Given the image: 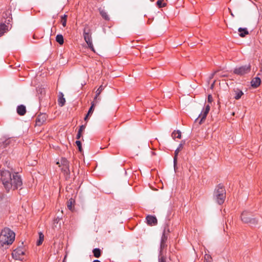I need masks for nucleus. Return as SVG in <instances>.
<instances>
[{"label": "nucleus", "mask_w": 262, "mask_h": 262, "mask_svg": "<svg viewBox=\"0 0 262 262\" xmlns=\"http://www.w3.org/2000/svg\"><path fill=\"white\" fill-rule=\"evenodd\" d=\"M1 175V180L7 191H9L10 189H18L23 184L21 177L18 173H11L7 170H2Z\"/></svg>", "instance_id": "obj_1"}, {"label": "nucleus", "mask_w": 262, "mask_h": 262, "mask_svg": "<svg viewBox=\"0 0 262 262\" xmlns=\"http://www.w3.org/2000/svg\"><path fill=\"white\" fill-rule=\"evenodd\" d=\"M15 233L9 228H5L1 231L0 235V245H11L15 239Z\"/></svg>", "instance_id": "obj_2"}, {"label": "nucleus", "mask_w": 262, "mask_h": 262, "mask_svg": "<svg viewBox=\"0 0 262 262\" xmlns=\"http://www.w3.org/2000/svg\"><path fill=\"white\" fill-rule=\"evenodd\" d=\"M226 192L223 185H218L214 192V199L219 204L221 205L224 202Z\"/></svg>", "instance_id": "obj_3"}, {"label": "nucleus", "mask_w": 262, "mask_h": 262, "mask_svg": "<svg viewBox=\"0 0 262 262\" xmlns=\"http://www.w3.org/2000/svg\"><path fill=\"white\" fill-rule=\"evenodd\" d=\"M241 218L243 223L250 226H254L257 224V220L256 218L251 217L248 211H244L241 214Z\"/></svg>", "instance_id": "obj_4"}, {"label": "nucleus", "mask_w": 262, "mask_h": 262, "mask_svg": "<svg viewBox=\"0 0 262 262\" xmlns=\"http://www.w3.org/2000/svg\"><path fill=\"white\" fill-rule=\"evenodd\" d=\"M24 254L25 250L24 248L19 247L12 252V256L16 260H22L24 259Z\"/></svg>", "instance_id": "obj_5"}, {"label": "nucleus", "mask_w": 262, "mask_h": 262, "mask_svg": "<svg viewBox=\"0 0 262 262\" xmlns=\"http://www.w3.org/2000/svg\"><path fill=\"white\" fill-rule=\"evenodd\" d=\"M250 71V64L243 66L239 67H236L234 70V73L239 75H243L249 73Z\"/></svg>", "instance_id": "obj_6"}, {"label": "nucleus", "mask_w": 262, "mask_h": 262, "mask_svg": "<svg viewBox=\"0 0 262 262\" xmlns=\"http://www.w3.org/2000/svg\"><path fill=\"white\" fill-rule=\"evenodd\" d=\"M83 37H84V40L88 44V47L92 51H94V47H93V43H92L91 35L90 34L89 32H86V30L85 29L83 30Z\"/></svg>", "instance_id": "obj_7"}, {"label": "nucleus", "mask_w": 262, "mask_h": 262, "mask_svg": "<svg viewBox=\"0 0 262 262\" xmlns=\"http://www.w3.org/2000/svg\"><path fill=\"white\" fill-rule=\"evenodd\" d=\"M209 110L210 106L209 104H207L206 105L205 108L203 109L201 114L199 115L198 118L196 119V120H198L199 118H200V121H199L200 124H201L203 120L206 118Z\"/></svg>", "instance_id": "obj_8"}, {"label": "nucleus", "mask_w": 262, "mask_h": 262, "mask_svg": "<svg viewBox=\"0 0 262 262\" xmlns=\"http://www.w3.org/2000/svg\"><path fill=\"white\" fill-rule=\"evenodd\" d=\"M169 232L168 226L167 224L164 225L162 236L161 239V242L166 243L168 238V233Z\"/></svg>", "instance_id": "obj_9"}, {"label": "nucleus", "mask_w": 262, "mask_h": 262, "mask_svg": "<svg viewBox=\"0 0 262 262\" xmlns=\"http://www.w3.org/2000/svg\"><path fill=\"white\" fill-rule=\"evenodd\" d=\"M46 115L45 114H40L38 116L36 120V124L40 126L46 120Z\"/></svg>", "instance_id": "obj_10"}, {"label": "nucleus", "mask_w": 262, "mask_h": 262, "mask_svg": "<svg viewBox=\"0 0 262 262\" xmlns=\"http://www.w3.org/2000/svg\"><path fill=\"white\" fill-rule=\"evenodd\" d=\"M147 224L150 225H155L157 223V220L154 216L148 215L146 217Z\"/></svg>", "instance_id": "obj_11"}, {"label": "nucleus", "mask_w": 262, "mask_h": 262, "mask_svg": "<svg viewBox=\"0 0 262 262\" xmlns=\"http://www.w3.org/2000/svg\"><path fill=\"white\" fill-rule=\"evenodd\" d=\"M183 147V144L180 143L178 146V147L174 151V157L173 158V165H174V168H175L176 166L177 165V157L179 154V151L181 150V149Z\"/></svg>", "instance_id": "obj_12"}, {"label": "nucleus", "mask_w": 262, "mask_h": 262, "mask_svg": "<svg viewBox=\"0 0 262 262\" xmlns=\"http://www.w3.org/2000/svg\"><path fill=\"white\" fill-rule=\"evenodd\" d=\"M260 78L259 77L257 76L252 80L251 82V85L252 87L257 88L260 85Z\"/></svg>", "instance_id": "obj_13"}, {"label": "nucleus", "mask_w": 262, "mask_h": 262, "mask_svg": "<svg viewBox=\"0 0 262 262\" xmlns=\"http://www.w3.org/2000/svg\"><path fill=\"white\" fill-rule=\"evenodd\" d=\"M17 113L20 116L24 115L26 113V107L24 105H18L17 107Z\"/></svg>", "instance_id": "obj_14"}, {"label": "nucleus", "mask_w": 262, "mask_h": 262, "mask_svg": "<svg viewBox=\"0 0 262 262\" xmlns=\"http://www.w3.org/2000/svg\"><path fill=\"white\" fill-rule=\"evenodd\" d=\"M58 103L59 105L61 106H62L64 105L66 102V100L63 97V94L62 93H59V96L58 98Z\"/></svg>", "instance_id": "obj_15"}, {"label": "nucleus", "mask_w": 262, "mask_h": 262, "mask_svg": "<svg viewBox=\"0 0 262 262\" xmlns=\"http://www.w3.org/2000/svg\"><path fill=\"white\" fill-rule=\"evenodd\" d=\"M238 30L239 32V36L241 37H244L248 34V31L246 28H239Z\"/></svg>", "instance_id": "obj_16"}, {"label": "nucleus", "mask_w": 262, "mask_h": 262, "mask_svg": "<svg viewBox=\"0 0 262 262\" xmlns=\"http://www.w3.org/2000/svg\"><path fill=\"white\" fill-rule=\"evenodd\" d=\"M99 11L101 16L104 19L107 20L110 19V17L108 16V15L107 14V13L104 10L100 9Z\"/></svg>", "instance_id": "obj_17"}, {"label": "nucleus", "mask_w": 262, "mask_h": 262, "mask_svg": "<svg viewBox=\"0 0 262 262\" xmlns=\"http://www.w3.org/2000/svg\"><path fill=\"white\" fill-rule=\"evenodd\" d=\"M44 239V235L41 232H39V239L37 241L36 245L39 246L42 244Z\"/></svg>", "instance_id": "obj_18"}, {"label": "nucleus", "mask_w": 262, "mask_h": 262, "mask_svg": "<svg viewBox=\"0 0 262 262\" xmlns=\"http://www.w3.org/2000/svg\"><path fill=\"white\" fill-rule=\"evenodd\" d=\"M56 41L60 45H62L64 42L63 36L61 34H57L56 37Z\"/></svg>", "instance_id": "obj_19"}, {"label": "nucleus", "mask_w": 262, "mask_h": 262, "mask_svg": "<svg viewBox=\"0 0 262 262\" xmlns=\"http://www.w3.org/2000/svg\"><path fill=\"white\" fill-rule=\"evenodd\" d=\"M94 107V102H92L91 106L90 107L86 115L85 116V117L84 118L85 121H86L88 119L89 116L93 113Z\"/></svg>", "instance_id": "obj_20"}, {"label": "nucleus", "mask_w": 262, "mask_h": 262, "mask_svg": "<svg viewBox=\"0 0 262 262\" xmlns=\"http://www.w3.org/2000/svg\"><path fill=\"white\" fill-rule=\"evenodd\" d=\"M93 252L94 254V256L96 258L99 257L101 255V251L99 248H96L94 249L93 250Z\"/></svg>", "instance_id": "obj_21"}, {"label": "nucleus", "mask_w": 262, "mask_h": 262, "mask_svg": "<svg viewBox=\"0 0 262 262\" xmlns=\"http://www.w3.org/2000/svg\"><path fill=\"white\" fill-rule=\"evenodd\" d=\"M172 137L173 138H177L180 139L181 138V132L179 130H174L172 133Z\"/></svg>", "instance_id": "obj_22"}, {"label": "nucleus", "mask_w": 262, "mask_h": 262, "mask_svg": "<svg viewBox=\"0 0 262 262\" xmlns=\"http://www.w3.org/2000/svg\"><path fill=\"white\" fill-rule=\"evenodd\" d=\"M167 246L166 243L161 242L160 243V251H159V255H163V251L164 249Z\"/></svg>", "instance_id": "obj_23"}, {"label": "nucleus", "mask_w": 262, "mask_h": 262, "mask_svg": "<svg viewBox=\"0 0 262 262\" xmlns=\"http://www.w3.org/2000/svg\"><path fill=\"white\" fill-rule=\"evenodd\" d=\"M7 26L4 24H0V36L3 35L6 32Z\"/></svg>", "instance_id": "obj_24"}, {"label": "nucleus", "mask_w": 262, "mask_h": 262, "mask_svg": "<svg viewBox=\"0 0 262 262\" xmlns=\"http://www.w3.org/2000/svg\"><path fill=\"white\" fill-rule=\"evenodd\" d=\"M104 87L102 85H100L96 92V96L95 99H96L98 96L100 94L101 92L104 90Z\"/></svg>", "instance_id": "obj_25"}, {"label": "nucleus", "mask_w": 262, "mask_h": 262, "mask_svg": "<svg viewBox=\"0 0 262 262\" xmlns=\"http://www.w3.org/2000/svg\"><path fill=\"white\" fill-rule=\"evenodd\" d=\"M243 95V92L242 91H237L235 92L234 98L235 99L238 100L242 97Z\"/></svg>", "instance_id": "obj_26"}, {"label": "nucleus", "mask_w": 262, "mask_h": 262, "mask_svg": "<svg viewBox=\"0 0 262 262\" xmlns=\"http://www.w3.org/2000/svg\"><path fill=\"white\" fill-rule=\"evenodd\" d=\"M67 16L66 14H64L63 16H62L61 17V22L62 25L64 27H65L66 26V24H67V19H66Z\"/></svg>", "instance_id": "obj_27"}, {"label": "nucleus", "mask_w": 262, "mask_h": 262, "mask_svg": "<svg viewBox=\"0 0 262 262\" xmlns=\"http://www.w3.org/2000/svg\"><path fill=\"white\" fill-rule=\"evenodd\" d=\"M61 162L62 164L63 165V166H65L66 168L69 170V163L67 159L65 158H62L61 160Z\"/></svg>", "instance_id": "obj_28"}, {"label": "nucleus", "mask_w": 262, "mask_h": 262, "mask_svg": "<svg viewBox=\"0 0 262 262\" xmlns=\"http://www.w3.org/2000/svg\"><path fill=\"white\" fill-rule=\"evenodd\" d=\"M204 262H212L211 257L210 255L206 254L204 255Z\"/></svg>", "instance_id": "obj_29"}, {"label": "nucleus", "mask_w": 262, "mask_h": 262, "mask_svg": "<svg viewBox=\"0 0 262 262\" xmlns=\"http://www.w3.org/2000/svg\"><path fill=\"white\" fill-rule=\"evenodd\" d=\"M74 202V201L72 199H70L68 202L67 207H68V209L70 210H72V203Z\"/></svg>", "instance_id": "obj_30"}, {"label": "nucleus", "mask_w": 262, "mask_h": 262, "mask_svg": "<svg viewBox=\"0 0 262 262\" xmlns=\"http://www.w3.org/2000/svg\"><path fill=\"white\" fill-rule=\"evenodd\" d=\"M163 0H158L157 2V5L159 8H163L166 6L165 3H163Z\"/></svg>", "instance_id": "obj_31"}, {"label": "nucleus", "mask_w": 262, "mask_h": 262, "mask_svg": "<svg viewBox=\"0 0 262 262\" xmlns=\"http://www.w3.org/2000/svg\"><path fill=\"white\" fill-rule=\"evenodd\" d=\"M76 144L77 145V146L78 147L79 150L81 151V150H82V145H81V142L80 141H79V140H77V141H76Z\"/></svg>", "instance_id": "obj_32"}, {"label": "nucleus", "mask_w": 262, "mask_h": 262, "mask_svg": "<svg viewBox=\"0 0 262 262\" xmlns=\"http://www.w3.org/2000/svg\"><path fill=\"white\" fill-rule=\"evenodd\" d=\"M159 262H166L165 258L164 257L163 255H162V256L159 255Z\"/></svg>", "instance_id": "obj_33"}, {"label": "nucleus", "mask_w": 262, "mask_h": 262, "mask_svg": "<svg viewBox=\"0 0 262 262\" xmlns=\"http://www.w3.org/2000/svg\"><path fill=\"white\" fill-rule=\"evenodd\" d=\"M213 101V98H212V97L211 95H209L208 96V102L209 103H211Z\"/></svg>", "instance_id": "obj_34"}, {"label": "nucleus", "mask_w": 262, "mask_h": 262, "mask_svg": "<svg viewBox=\"0 0 262 262\" xmlns=\"http://www.w3.org/2000/svg\"><path fill=\"white\" fill-rule=\"evenodd\" d=\"M84 128H85V126H84V125H82L81 126H80V128H79V129L78 132H81H81H82V130H83Z\"/></svg>", "instance_id": "obj_35"}, {"label": "nucleus", "mask_w": 262, "mask_h": 262, "mask_svg": "<svg viewBox=\"0 0 262 262\" xmlns=\"http://www.w3.org/2000/svg\"><path fill=\"white\" fill-rule=\"evenodd\" d=\"M81 133L78 132V134L77 135V137H76L77 139H79L81 137Z\"/></svg>", "instance_id": "obj_36"}, {"label": "nucleus", "mask_w": 262, "mask_h": 262, "mask_svg": "<svg viewBox=\"0 0 262 262\" xmlns=\"http://www.w3.org/2000/svg\"><path fill=\"white\" fill-rule=\"evenodd\" d=\"M258 75L262 77V67L261 68L259 73L258 74Z\"/></svg>", "instance_id": "obj_37"}, {"label": "nucleus", "mask_w": 262, "mask_h": 262, "mask_svg": "<svg viewBox=\"0 0 262 262\" xmlns=\"http://www.w3.org/2000/svg\"><path fill=\"white\" fill-rule=\"evenodd\" d=\"M214 83H215V81H214V82L212 83V84L211 85V86H210V88H211V89H212L213 88Z\"/></svg>", "instance_id": "obj_38"}, {"label": "nucleus", "mask_w": 262, "mask_h": 262, "mask_svg": "<svg viewBox=\"0 0 262 262\" xmlns=\"http://www.w3.org/2000/svg\"><path fill=\"white\" fill-rule=\"evenodd\" d=\"M215 73H216V72H214L213 73H212V74H211V77H210V78H212L213 77V76L214 75V74H215Z\"/></svg>", "instance_id": "obj_39"}, {"label": "nucleus", "mask_w": 262, "mask_h": 262, "mask_svg": "<svg viewBox=\"0 0 262 262\" xmlns=\"http://www.w3.org/2000/svg\"><path fill=\"white\" fill-rule=\"evenodd\" d=\"M93 262H101L99 260L95 259Z\"/></svg>", "instance_id": "obj_40"}]
</instances>
